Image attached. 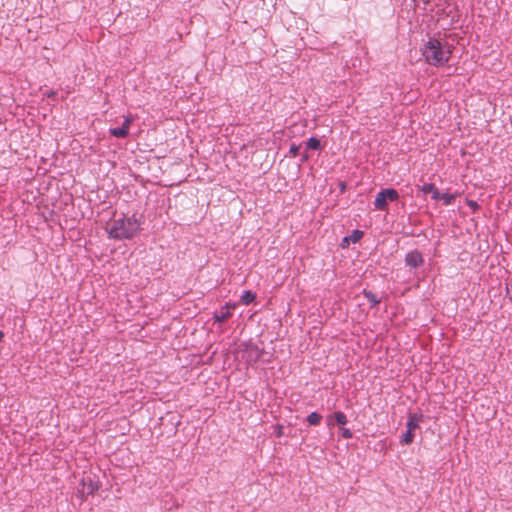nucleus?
<instances>
[{
	"instance_id": "1",
	"label": "nucleus",
	"mask_w": 512,
	"mask_h": 512,
	"mask_svg": "<svg viewBox=\"0 0 512 512\" xmlns=\"http://www.w3.org/2000/svg\"><path fill=\"white\" fill-rule=\"evenodd\" d=\"M140 230V222L134 216L113 219L106 227L109 237L116 240L131 239Z\"/></svg>"
},
{
	"instance_id": "2",
	"label": "nucleus",
	"mask_w": 512,
	"mask_h": 512,
	"mask_svg": "<svg viewBox=\"0 0 512 512\" xmlns=\"http://www.w3.org/2000/svg\"><path fill=\"white\" fill-rule=\"evenodd\" d=\"M422 54L428 64L441 66L449 61L451 50L447 44H443L440 40L429 38L422 48Z\"/></svg>"
},
{
	"instance_id": "3",
	"label": "nucleus",
	"mask_w": 512,
	"mask_h": 512,
	"mask_svg": "<svg viewBox=\"0 0 512 512\" xmlns=\"http://www.w3.org/2000/svg\"><path fill=\"white\" fill-rule=\"evenodd\" d=\"M423 420L422 414H410L409 419L406 423V432L402 435L401 443L408 445L413 442L414 439V432L417 428H419L420 422Z\"/></svg>"
},
{
	"instance_id": "4",
	"label": "nucleus",
	"mask_w": 512,
	"mask_h": 512,
	"mask_svg": "<svg viewBox=\"0 0 512 512\" xmlns=\"http://www.w3.org/2000/svg\"><path fill=\"white\" fill-rule=\"evenodd\" d=\"M423 262V256L417 250L409 252L405 257V263L412 268H417L421 266Z\"/></svg>"
},
{
	"instance_id": "5",
	"label": "nucleus",
	"mask_w": 512,
	"mask_h": 512,
	"mask_svg": "<svg viewBox=\"0 0 512 512\" xmlns=\"http://www.w3.org/2000/svg\"><path fill=\"white\" fill-rule=\"evenodd\" d=\"M235 308V305L226 304L220 311H216L213 315L215 322L224 323L231 317L230 309Z\"/></svg>"
},
{
	"instance_id": "6",
	"label": "nucleus",
	"mask_w": 512,
	"mask_h": 512,
	"mask_svg": "<svg viewBox=\"0 0 512 512\" xmlns=\"http://www.w3.org/2000/svg\"><path fill=\"white\" fill-rule=\"evenodd\" d=\"M374 206L376 210L386 211L388 209V200L382 190L377 193Z\"/></svg>"
},
{
	"instance_id": "7",
	"label": "nucleus",
	"mask_w": 512,
	"mask_h": 512,
	"mask_svg": "<svg viewBox=\"0 0 512 512\" xmlns=\"http://www.w3.org/2000/svg\"><path fill=\"white\" fill-rule=\"evenodd\" d=\"M382 191L385 194L388 201H391V202L398 201L399 193L397 190H395L393 188H388V189H382Z\"/></svg>"
},
{
	"instance_id": "8",
	"label": "nucleus",
	"mask_w": 512,
	"mask_h": 512,
	"mask_svg": "<svg viewBox=\"0 0 512 512\" xmlns=\"http://www.w3.org/2000/svg\"><path fill=\"white\" fill-rule=\"evenodd\" d=\"M248 357L250 360L257 361L260 358L261 352L257 346L250 345L247 349Z\"/></svg>"
},
{
	"instance_id": "9",
	"label": "nucleus",
	"mask_w": 512,
	"mask_h": 512,
	"mask_svg": "<svg viewBox=\"0 0 512 512\" xmlns=\"http://www.w3.org/2000/svg\"><path fill=\"white\" fill-rule=\"evenodd\" d=\"M255 297L256 295L250 291V290H247L245 291L242 296H241V302L244 304V305H249L250 303H252L254 300H255Z\"/></svg>"
},
{
	"instance_id": "10",
	"label": "nucleus",
	"mask_w": 512,
	"mask_h": 512,
	"mask_svg": "<svg viewBox=\"0 0 512 512\" xmlns=\"http://www.w3.org/2000/svg\"><path fill=\"white\" fill-rule=\"evenodd\" d=\"M110 134L116 138L122 139L128 135V132L123 127H117L110 129Z\"/></svg>"
},
{
	"instance_id": "11",
	"label": "nucleus",
	"mask_w": 512,
	"mask_h": 512,
	"mask_svg": "<svg viewBox=\"0 0 512 512\" xmlns=\"http://www.w3.org/2000/svg\"><path fill=\"white\" fill-rule=\"evenodd\" d=\"M322 419V416L317 412H312L307 416V422L310 425H318Z\"/></svg>"
},
{
	"instance_id": "12",
	"label": "nucleus",
	"mask_w": 512,
	"mask_h": 512,
	"mask_svg": "<svg viewBox=\"0 0 512 512\" xmlns=\"http://www.w3.org/2000/svg\"><path fill=\"white\" fill-rule=\"evenodd\" d=\"M320 147H321V144H320V140L318 138L311 137L307 141V148L308 149L318 150V149H320Z\"/></svg>"
},
{
	"instance_id": "13",
	"label": "nucleus",
	"mask_w": 512,
	"mask_h": 512,
	"mask_svg": "<svg viewBox=\"0 0 512 512\" xmlns=\"http://www.w3.org/2000/svg\"><path fill=\"white\" fill-rule=\"evenodd\" d=\"M364 296L373 306L380 302L377 296L371 291L364 290Z\"/></svg>"
},
{
	"instance_id": "14",
	"label": "nucleus",
	"mask_w": 512,
	"mask_h": 512,
	"mask_svg": "<svg viewBox=\"0 0 512 512\" xmlns=\"http://www.w3.org/2000/svg\"><path fill=\"white\" fill-rule=\"evenodd\" d=\"M334 418H335L336 422L340 425H345L347 423V417L343 412H340V411L335 412Z\"/></svg>"
},
{
	"instance_id": "15",
	"label": "nucleus",
	"mask_w": 512,
	"mask_h": 512,
	"mask_svg": "<svg viewBox=\"0 0 512 512\" xmlns=\"http://www.w3.org/2000/svg\"><path fill=\"white\" fill-rule=\"evenodd\" d=\"M98 488V482H86L87 495L93 494Z\"/></svg>"
},
{
	"instance_id": "16",
	"label": "nucleus",
	"mask_w": 512,
	"mask_h": 512,
	"mask_svg": "<svg viewBox=\"0 0 512 512\" xmlns=\"http://www.w3.org/2000/svg\"><path fill=\"white\" fill-rule=\"evenodd\" d=\"M76 495L83 500L84 497L87 495L86 491V482H80V488L77 489Z\"/></svg>"
},
{
	"instance_id": "17",
	"label": "nucleus",
	"mask_w": 512,
	"mask_h": 512,
	"mask_svg": "<svg viewBox=\"0 0 512 512\" xmlns=\"http://www.w3.org/2000/svg\"><path fill=\"white\" fill-rule=\"evenodd\" d=\"M440 200H443L445 205H450L455 200V195L448 194V193H442Z\"/></svg>"
},
{
	"instance_id": "18",
	"label": "nucleus",
	"mask_w": 512,
	"mask_h": 512,
	"mask_svg": "<svg viewBox=\"0 0 512 512\" xmlns=\"http://www.w3.org/2000/svg\"><path fill=\"white\" fill-rule=\"evenodd\" d=\"M435 185L433 183H426L421 187V191L424 194L432 193L435 190Z\"/></svg>"
},
{
	"instance_id": "19",
	"label": "nucleus",
	"mask_w": 512,
	"mask_h": 512,
	"mask_svg": "<svg viewBox=\"0 0 512 512\" xmlns=\"http://www.w3.org/2000/svg\"><path fill=\"white\" fill-rule=\"evenodd\" d=\"M362 236H363V232L362 231L354 230L352 235L350 236V238H351L353 243H356L357 241H359L361 239Z\"/></svg>"
},
{
	"instance_id": "20",
	"label": "nucleus",
	"mask_w": 512,
	"mask_h": 512,
	"mask_svg": "<svg viewBox=\"0 0 512 512\" xmlns=\"http://www.w3.org/2000/svg\"><path fill=\"white\" fill-rule=\"evenodd\" d=\"M299 149H300V146L292 144L290 147L289 153L291 154V156L295 157L298 155Z\"/></svg>"
},
{
	"instance_id": "21",
	"label": "nucleus",
	"mask_w": 512,
	"mask_h": 512,
	"mask_svg": "<svg viewBox=\"0 0 512 512\" xmlns=\"http://www.w3.org/2000/svg\"><path fill=\"white\" fill-rule=\"evenodd\" d=\"M132 123V118H125L123 124L121 127L125 128V130H127V132L129 133V127H130V124Z\"/></svg>"
},
{
	"instance_id": "22",
	"label": "nucleus",
	"mask_w": 512,
	"mask_h": 512,
	"mask_svg": "<svg viewBox=\"0 0 512 512\" xmlns=\"http://www.w3.org/2000/svg\"><path fill=\"white\" fill-rule=\"evenodd\" d=\"M342 436L346 439H349L352 437V432L347 428H342Z\"/></svg>"
},
{
	"instance_id": "23",
	"label": "nucleus",
	"mask_w": 512,
	"mask_h": 512,
	"mask_svg": "<svg viewBox=\"0 0 512 512\" xmlns=\"http://www.w3.org/2000/svg\"><path fill=\"white\" fill-rule=\"evenodd\" d=\"M441 194L438 189L435 187V190L432 192V199L434 200H440L441 199Z\"/></svg>"
},
{
	"instance_id": "24",
	"label": "nucleus",
	"mask_w": 512,
	"mask_h": 512,
	"mask_svg": "<svg viewBox=\"0 0 512 512\" xmlns=\"http://www.w3.org/2000/svg\"><path fill=\"white\" fill-rule=\"evenodd\" d=\"M56 95H57V92H55V91H50V92L47 93V96L50 97V98H53Z\"/></svg>"
},
{
	"instance_id": "25",
	"label": "nucleus",
	"mask_w": 512,
	"mask_h": 512,
	"mask_svg": "<svg viewBox=\"0 0 512 512\" xmlns=\"http://www.w3.org/2000/svg\"><path fill=\"white\" fill-rule=\"evenodd\" d=\"M469 206L472 207V208H476L478 205L475 201H469L468 202Z\"/></svg>"
},
{
	"instance_id": "26",
	"label": "nucleus",
	"mask_w": 512,
	"mask_h": 512,
	"mask_svg": "<svg viewBox=\"0 0 512 512\" xmlns=\"http://www.w3.org/2000/svg\"><path fill=\"white\" fill-rule=\"evenodd\" d=\"M3 337H4V333L2 331H0V341L2 340Z\"/></svg>"
},
{
	"instance_id": "27",
	"label": "nucleus",
	"mask_w": 512,
	"mask_h": 512,
	"mask_svg": "<svg viewBox=\"0 0 512 512\" xmlns=\"http://www.w3.org/2000/svg\"><path fill=\"white\" fill-rule=\"evenodd\" d=\"M307 159H308V156H307V155H305V156L303 157V160L305 161V160H307Z\"/></svg>"
},
{
	"instance_id": "28",
	"label": "nucleus",
	"mask_w": 512,
	"mask_h": 512,
	"mask_svg": "<svg viewBox=\"0 0 512 512\" xmlns=\"http://www.w3.org/2000/svg\"><path fill=\"white\" fill-rule=\"evenodd\" d=\"M422 1H423L424 3H428V2H429V0H422Z\"/></svg>"
}]
</instances>
